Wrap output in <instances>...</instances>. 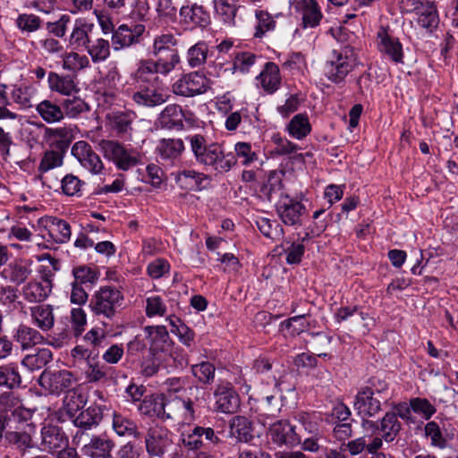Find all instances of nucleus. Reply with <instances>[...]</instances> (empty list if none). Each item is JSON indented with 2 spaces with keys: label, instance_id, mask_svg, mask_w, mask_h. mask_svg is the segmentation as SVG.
I'll list each match as a JSON object with an SVG mask.
<instances>
[{
  "label": "nucleus",
  "instance_id": "f257e3e1",
  "mask_svg": "<svg viewBox=\"0 0 458 458\" xmlns=\"http://www.w3.org/2000/svg\"><path fill=\"white\" fill-rule=\"evenodd\" d=\"M186 140L190 143L196 162L199 165L224 174L229 172L236 164L235 156L232 152L226 153L224 147L216 142L208 143L202 134L189 135Z\"/></svg>",
  "mask_w": 458,
  "mask_h": 458
},
{
  "label": "nucleus",
  "instance_id": "f03ea898",
  "mask_svg": "<svg viewBox=\"0 0 458 458\" xmlns=\"http://www.w3.org/2000/svg\"><path fill=\"white\" fill-rule=\"evenodd\" d=\"M361 427L371 440L369 441V454H374L383 447L384 442H393L398 436L402 425L395 412H386L380 420L377 421L363 419Z\"/></svg>",
  "mask_w": 458,
  "mask_h": 458
},
{
  "label": "nucleus",
  "instance_id": "7ed1b4c3",
  "mask_svg": "<svg viewBox=\"0 0 458 458\" xmlns=\"http://www.w3.org/2000/svg\"><path fill=\"white\" fill-rule=\"evenodd\" d=\"M123 301V295L119 289L105 285L93 293L89 307L94 315L112 319Z\"/></svg>",
  "mask_w": 458,
  "mask_h": 458
},
{
  "label": "nucleus",
  "instance_id": "20e7f679",
  "mask_svg": "<svg viewBox=\"0 0 458 458\" xmlns=\"http://www.w3.org/2000/svg\"><path fill=\"white\" fill-rule=\"evenodd\" d=\"M144 442L146 451L151 457L163 458L175 450L172 432L165 427L157 424L148 428Z\"/></svg>",
  "mask_w": 458,
  "mask_h": 458
},
{
  "label": "nucleus",
  "instance_id": "39448f33",
  "mask_svg": "<svg viewBox=\"0 0 458 458\" xmlns=\"http://www.w3.org/2000/svg\"><path fill=\"white\" fill-rule=\"evenodd\" d=\"M132 100L139 106L153 107L168 99V91L159 82H134L130 92Z\"/></svg>",
  "mask_w": 458,
  "mask_h": 458
},
{
  "label": "nucleus",
  "instance_id": "423d86ee",
  "mask_svg": "<svg viewBox=\"0 0 458 458\" xmlns=\"http://www.w3.org/2000/svg\"><path fill=\"white\" fill-rule=\"evenodd\" d=\"M353 62L352 47H344L340 50H334L331 59L327 62L325 66L326 76L334 83L342 82L352 71Z\"/></svg>",
  "mask_w": 458,
  "mask_h": 458
},
{
  "label": "nucleus",
  "instance_id": "0eeeda50",
  "mask_svg": "<svg viewBox=\"0 0 458 458\" xmlns=\"http://www.w3.org/2000/svg\"><path fill=\"white\" fill-rule=\"evenodd\" d=\"M276 209L284 225L294 227L301 226L302 219L307 213L303 203L283 191L279 193Z\"/></svg>",
  "mask_w": 458,
  "mask_h": 458
},
{
  "label": "nucleus",
  "instance_id": "6e6552de",
  "mask_svg": "<svg viewBox=\"0 0 458 458\" xmlns=\"http://www.w3.org/2000/svg\"><path fill=\"white\" fill-rule=\"evenodd\" d=\"M104 157L112 160L119 169L128 170L140 162V155L135 151L127 150L115 140H102L98 142Z\"/></svg>",
  "mask_w": 458,
  "mask_h": 458
},
{
  "label": "nucleus",
  "instance_id": "1a4fd4ad",
  "mask_svg": "<svg viewBox=\"0 0 458 458\" xmlns=\"http://www.w3.org/2000/svg\"><path fill=\"white\" fill-rule=\"evenodd\" d=\"M161 420H174L189 423L194 419L193 403L178 397L166 399L162 396Z\"/></svg>",
  "mask_w": 458,
  "mask_h": 458
},
{
  "label": "nucleus",
  "instance_id": "9d476101",
  "mask_svg": "<svg viewBox=\"0 0 458 458\" xmlns=\"http://www.w3.org/2000/svg\"><path fill=\"white\" fill-rule=\"evenodd\" d=\"M74 382L72 372L62 370H45L38 378L41 387L52 394H59L70 389Z\"/></svg>",
  "mask_w": 458,
  "mask_h": 458
},
{
  "label": "nucleus",
  "instance_id": "9b49d317",
  "mask_svg": "<svg viewBox=\"0 0 458 458\" xmlns=\"http://www.w3.org/2000/svg\"><path fill=\"white\" fill-rule=\"evenodd\" d=\"M377 47L386 59L395 64H403L404 54L402 43L398 38L390 35L383 27L377 33Z\"/></svg>",
  "mask_w": 458,
  "mask_h": 458
},
{
  "label": "nucleus",
  "instance_id": "f8f14e48",
  "mask_svg": "<svg viewBox=\"0 0 458 458\" xmlns=\"http://www.w3.org/2000/svg\"><path fill=\"white\" fill-rule=\"evenodd\" d=\"M72 154L79 161L81 165L90 174H102L104 164L99 156L92 149L88 142L80 140L74 143L72 148Z\"/></svg>",
  "mask_w": 458,
  "mask_h": 458
},
{
  "label": "nucleus",
  "instance_id": "ddd939ff",
  "mask_svg": "<svg viewBox=\"0 0 458 458\" xmlns=\"http://www.w3.org/2000/svg\"><path fill=\"white\" fill-rule=\"evenodd\" d=\"M207 78L199 72H191L180 80L173 86L174 92L183 97H193L199 95L208 89Z\"/></svg>",
  "mask_w": 458,
  "mask_h": 458
},
{
  "label": "nucleus",
  "instance_id": "4468645a",
  "mask_svg": "<svg viewBox=\"0 0 458 458\" xmlns=\"http://www.w3.org/2000/svg\"><path fill=\"white\" fill-rule=\"evenodd\" d=\"M268 434L273 443L279 446L287 445L293 447L301 442V437L295 431V428L284 420L273 423L269 428Z\"/></svg>",
  "mask_w": 458,
  "mask_h": 458
},
{
  "label": "nucleus",
  "instance_id": "2eb2a0df",
  "mask_svg": "<svg viewBox=\"0 0 458 458\" xmlns=\"http://www.w3.org/2000/svg\"><path fill=\"white\" fill-rule=\"evenodd\" d=\"M216 410L223 413H234L240 407L239 395L228 382L216 386L214 392Z\"/></svg>",
  "mask_w": 458,
  "mask_h": 458
},
{
  "label": "nucleus",
  "instance_id": "dca6fc26",
  "mask_svg": "<svg viewBox=\"0 0 458 458\" xmlns=\"http://www.w3.org/2000/svg\"><path fill=\"white\" fill-rule=\"evenodd\" d=\"M36 433L35 426L27 424L22 429L5 432L4 438L7 444L19 451L21 456L34 447L33 436Z\"/></svg>",
  "mask_w": 458,
  "mask_h": 458
},
{
  "label": "nucleus",
  "instance_id": "f3484780",
  "mask_svg": "<svg viewBox=\"0 0 458 458\" xmlns=\"http://www.w3.org/2000/svg\"><path fill=\"white\" fill-rule=\"evenodd\" d=\"M145 332L148 340L149 352L153 356L171 349L173 342L164 326L147 327Z\"/></svg>",
  "mask_w": 458,
  "mask_h": 458
},
{
  "label": "nucleus",
  "instance_id": "a211bd4d",
  "mask_svg": "<svg viewBox=\"0 0 458 458\" xmlns=\"http://www.w3.org/2000/svg\"><path fill=\"white\" fill-rule=\"evenodd\" d=\"M184 148V142L182 139H161L157 142L156 153L162 161L174 165L179 160Z\"/></svg>",
  "mask_w": 458,
  "mask_h": 458
},
{
  "label": "nucleus",
  "instance_id": "6ab92c4d",
  "mask_svg": "<svg viewBox=\"0 0 458 458\" xmlns=\"http://www.w3.org/2000/svg\"><path fill=\"white\" fill-rule=\"evenodd\" d=\"M93 30V24L76 20L69 37V46L74 50H86L94 36Z\"/></svg>",
  "mask_w": 458,
  "mask_h": 458
},
{
  "label": "nucleus",
  "instance_id": "aec40b11",
  "mask_svg": "<svg viewBox=\"0 0 458 458\" xmlns=\"http://www.w3.org/2000/svg\"><path fill=\"white\" fill-rule=\"evenodd\" d=\"M38 224L45 227L49 237L57 243L67 242L72 234L70 225L56 217L40 218Z\"/></svg>",
  "mask_w": 458,
  "mask_h": 458
},
{
  "label": "nucleus",
  "instance_id": "412c9836",
  "mask_svg": "<svg viewBox=\"0 0 458 458\" xmlns=\"http://www.w3.org/2000/svg\"><path fill=\"white\" fill-rule=\"evenodd\" d=\"M354 407L360 415L372 417L381 410V402L374 396L371 388L366 387L357 394Z\"/></svg>",
  "mask_w": 458,
  "mask_h": 458
},
{
  "label": "nucleus",
  "instance_id": "4be33fe9",
  "mask_svg": "<svg viewBox=\"0 0 458 458\" xmlns=\"http://www.w3.org/2000/svg\"><path fill=\"white\" fill-rule=\"evenodd\" d=\"M41 445L49 453L68 445V438L62 429L55 425H46L41 428Z\"/></svg>",
  "mask_w": 458,
  "mask_h": 458
},
{
  "label": "nucleus",
  "instance_id": "5701e85b",
  "mask_svg": "<svg viewBox=\"0 0 458 458\" xmlns=\"http://www.w3.org/2000/svg\"><path fill=\"white\" fill-rule=\"evenodd\" d=\"M52 290V283L48 278L43 277L40 281H31L22 288V296L29 302L44 301Z\"/></svg>",
  "mask_w": 458,
  "mask_h": 458
},
{
  "label": "nucleus",
  "instance_id": "b1692460",
  "mask_svg": "<svg viewBox=\"0 0 458 458\" xmlns=\"http://www.w3.org/2000/svg\"><path fill=\"white\" fill-rule=\"evenodd\" d=\"M73 132L72 127L45 128V139L52 146L64 151L74 138Z\"/></svg>",
  "mask_w": 458,
  "mask_h": 458
},
{
  "label": "nucleus",
  "instance_id": "393cba45",
  "mask_svg": "<svg viewBox=\"0 0 458 458\" xmlns=\"http://www.w3.org/2000/svg\"><path fill=\"white\" fill-rule=\"evenodd\" d=\"M254 369L263 377L262 380L267 381V385L272 392L278 389L282 374L279 369L273 368L272 362L266 358H259L254 362Z\"/></svg>",
  "mask_w": 458,
  "mask_h": 458
},
{
  "label": "nucleus",
  "instance_id": "a878e982",
  "mask_svg": "<svg viewBox=\"0 0 458 458\" xmlns=\"http://www.w3.org/2000/svg\"><path fill=\"white\" fill-rule=\"evenodd\" d=\"M31 321L40 330L47 332L53 328L55 315L51 305L43 304L30 309Z\"/></svg>",
  "mask_w": 458,
  "mask_h": 458
},
{
  "label": "nucleus",
  "instance_id": "bb28decb",
  "mask_svg": "<svg viewBox=\"0 0 458 458\" xmlns=\"http://www.w3.org/2000/svg\"><path fill=\"white\" fill-rule=\"evenodd\" d=\"M180 16L184 23L191 26L206 27L209 23V15L203 6L197 4L183 5L180 9Z\"/></svg>",
  "mask_w": 458,
  "mask_h": 458
},
{
  "label": "nucleus",
  "instance_id": "cd10ccee",
  "mask_svg": "<svg viewBox=\"0 0 458 458\" xmlns=\"http://www.w3.org/2000/svg\"><path fill=\"white\" fill-rule=\"evenodd\" d=\"M229 435L239 442L247 443L253 438L251 421L243 416L233 417L229 425Z\"/></svg>",
  "mask_w": 458,
  "mask_h": 458
},
{
  "label": "nucleus",
  "instance_id": "c85d7f7f",
  "mask_svg": "<svg viewBox=\"0 0 458 458\" xmlns=\"http://www.w3.org/2000/svg\"><path fill=\"white\" fill-rule=\"evenodd\" d=\"M48 87L51 91H55L61 95L72 96L79 92V88L74 79L69 75L61 76L55 72L48 74Z\"/></svg>",
  "mask_w": 458,
  "mask_h": 458
},
{
  "label": "nucleus",
  "instance_id": "c756f323",
  "mask_svg": "<svg viewBox=\"0 0 458 458\" xmlns=\"http://www.w3.org/2000/svg\"><path fill=\"white\" fill-rule=\"evenodd\" d=\"M63 154L62 151L48 150L46 151L41 158L38 165V178L43 184H47L48 188H52V184H47V174L55 168L60 167L63 165Z\"/></svg>",
  "mask_w": 458,
  "mask_h": 458
},
{
  "label": "nucleus",
  "instance_id": "7c9ffc66",
  "mask_svg": "<svg viewBox=\"0 0 458 458\" xmlns=\"http://www.w3.org/2000/svg\"><path fill=\"white\" fill-rule=\"evenodd\" d=\"M105 408L106 406H102L97 403L90 405L86 410L81 411L80 414L75 418V426L88 429L93 426L98 425L103 418Z\"/></svg>",
  "mask_w": 458,
  "mask_h": 458
},
{
  "label": "nucleus",
  "instance_id": "2f4dec72",
  "mask_svg": "<svg viewBox=\"0 0 458 458\" xmlns=\"http://www.w3.org/2000/svg\"><path fill=\"white\" fill-rule=\"evenodd\" d=\"M0 410L11 412L13 416L27 420L31 416L29 410L21 407V399L13 393L7 392L0 395Z\"/></svg>",
  "mask_w": 458,
  "mask_h": 458
},
{
  "label": "nucleus",
  "instance_id": "473e14b6",
  "mask_svg": "<svg viewBox=\"0 0 458 458\" xmlns=\"http://www.w3.org/2000/svg\"><path fill=\"white\" fill-rule=\"evenodd\" d=\"M298 7L303 28H314L319 24L322 13L313 0H302L298 3Z\"/></svg>",
  "mask_w": 458,
  "mask_h": 458
},
{
  "label": "nucleus",
  "instance_id": "72a5a7b5",
  "mask_svg": "<svg viewBox=\"0 0 458 458\" xmlns=\"http://www.w3.org/2000/svg\"><path fill=\"white\" fill-rule=\"evenodd\" d=\"M261 86L268 93H273L279 88L281 77L278 66L271 62L265 64L264 70L257 77Z\"/></svg>",
  "mask_w": 458,
  "mask_h": 458
},
{
  "label": "nucleus",
  "instance_id": "f704fd0d",
  "mask_svg": "<svg viewBox=\"0 0 458 458\" xmlns=\"http://www.w3.org/2000/svg\"><path fill=\"white\" fill-rule=\"evenodd\" d=\"M112 417V427L117 435L121 437H133L136 438L141 437V433L133 420L116 411H113Z\"/></svg>",
  "mask_w": 458,
  "mask_h": 458
},
{
  "label": "nucleus",
  "instance_id": "c9c22d12",
  "mask_svg": "<svg viewBox=\"0 0 458 458\" xmlns=\"http://www.w3.org/2000/svg\"><path fill=\"white\" fill-rule=\"evenodd\" d=\"M114 443L107 438L95 437L83 447L84 454L91 458H107Z\"/></svg>",
  "mask_w": 458,
  "mask_h": 458
},
{
  "label": "nucleus",
  "instance_id": "e433bc0d",
  "mask_svg": "<svg viewBox=\"0 0 458 458\" xmlns=\"http://www.w3.org/2000/svg\"><path fill=\"white\" fill-rule=\"evenodd\" d=\"M111 370V368H108L106 365L99 363V361L91 359L86 360L84 376L88 383H105L107 381L108 375Z\"/></svg>",
  "mask_w": 458,
  "mask_h": 458
},
{
  "label": "nucleus",
  "instance_id": "4c0bfd02",
  "mask_svg": "<svg viewBox=\"0 0 458 458\" xmlns=\"http://www.w3.org/2000/svg\"><path fill=\"white\" fill-rule=\"evenodd\" d=\"M30 265L23 261H14L7 265L2 272L3 276L14 284L23 283L30 275Z\"/></svg>",
  "mask_w": 458,
  "mask_h": 458
},
{
  "label": "nucleus",
  "instance_id": "58836bf2",
  "mask_svg": "<svg viewBox=\"0 0 458 458\" xmlns=\"http://www.w3.org/2000/svg\"><path fill=\"white\" fill-rule=\"evenodd\" d=\"M14 338L22 349L31 348L44 340L43 335L38 330L25 325L18 327Z\"/></svg>",
  "mask_w": 458,
  "mask_h": 458
},
{
  "label": "nucleus",
  "instance_id": "ea45409f",
  "mask_svg": "<svg viewBox=\"0 0 458 458\" xmlns=\"http://www.w3.org/2000/svg\"><path fill=\"white\" fill-rule=\"evenodd\" d=\"M93 63L98 64L106 61L110 55V43L107 39L95 38L93 36L89 47L86 48Z\"/></svg>",
  "mask_w": 458,
  "mask_h": 458
},
{
  "label": "nucleus",
  "instance_id": "a19ab883",
  "mask_svg": "<svg viewBox=\"0 0 458 458\" xmlns=\"http://www.w3.org/2000/svg\"><path fill=\"white\" fill-rule=\"evenodd\" d=\"M36 110L40 117L48 123H57L64 119L62 106L48 99L38 104Z\"/></svg>",
  "mask_w": 458,
  "mask_h": 458
},
{
  "label": "nucleus",
  "instance_id": "79ce46f5",
  "mask_svg": "<svg viewBox=\"0 0 458 458\" xmlns=\"http://www.w3.org/2000/svg\"><path fill=\"white\" fill-rule=\"evenodd\" d=\"M21 385V377L13 363L0 366V387L14 389Z\"/></svg>",
  "mask_w": 458,
  "mask_h": 458
},
{
  "label": "nucleus",
  "instance_id": "37998d69",
  "mask_svg": "<svg viewBox=\"0 0 458 458\" xmlns=\"http://www.w3.org/2000/svg\"><path fill=\"white\" fill-rule=\"evenodd\" d=\"M287 131L291 136L297 140L305 138L311 131L308 116L303 114L294 115L287 125Z\"/></svg>",
  "mask_w": 458,
  "mask_h": 458
},
{
  "label": "nucleus",
  "instance_id": "c03bdc74",
  "mask_svg": "<svg viewBox=\"0 0 458 458\" xmlns=\"http://www.w3.org/2000/svg\"><path fill=\"white\" fill-rule=\"evenodd\" d=\"M216 14L226 24L233 25L237 12L235 0H214Z\"/></svg>",
  "mask_w": 458,
  "mask_h": 458
},
{
  "label": "nucleus",
  "instance_id": "a18cd8bd",
  "mask_svg": "<svg viewBox=\"0 0 458 458\" xmlns=\"http://www.w3.org/2000/svg\"><path fill=\"white\" fill-rule=\"evenodd\" d=\"M280 410V402L272 394L262 397L256 409L260 420L270 417H276L279 413Z\"/></svg>",
  "mask_w": 458,
  "mask_h": 458
},
{
  "label": "nucleus",
  "instance_id": "49530a36",
  "mask_svg": "<svg viewBox=\"0 0 458 458\" xmlns=\"http://www.w3.org/2000/svg\"><path fill=\"white\" fill-rule=\"evenodd\" d=\"M133 114L123 112H114L107 115L110 128L117 134H123L131 130Z\"/></svg>",
  "mask_w": 458,
  "mask_h": 458
},
{
  "label": "nucleus",
  "instance_id": "de8ad7c7",
  "mask_svg": "<svg viewBox=\"0 0 458 458\" xmlns=\"http://www.w3.org/2000/svg\"><path fill=\"white\" fill-rule=\"evenodd\" d=\"M53 359L52 352L48 348L38 349L34 354L26 355L21 363L30 370L39 369L49 363Z\"/></svg>",
  "mask_w": 458,
  "mask_h": 458
},
{
  "label": "nucleus",
  "instance_id": "09e8293b",
  "mask_svg": "<svg viewBox=\"0 0 458 458\" xmlns=\"http://www.w3.org/2000/svg\"><path fill=\"white\" fill-rule=\"evenodd\" d=\"M425 436L429 438L430 445L440 449L448 446V439L443 434L439 425L436 421H429L424 428Z\"/></svg>",
  "mask_w": 458,
  "mask_h": 458
},
{
  "label": "nucleus",
  "instance_id": "8fccbe9b",
  "mask_svg": "<svg viewBox=\"0 0 458 458\" xmlns=\"http://www.w3.org/2000/svg\"><path fill=\"white\" fill-rule=\"evenodd\" d=\"M418 24L425 29L436 28L438 24V15L433 4L422 5L419 11Z\"/></svg>",
  "mask_w": 458,
  "mask_h": 458
},
{
  "label": "nucleus",
  "instance_id": "3c124183",
  "mask_svg": "<svg viewBox=\"0 0 458 458\" xmlns=\"http://www.w3.org/2000/svg\"><path fill=\"white\" fill-rule=\"evenodd\" d=\"M157 73V65L155 64V62H142L135 72L134 82H159Z\"/></svg>",
  "mask_w": 458,
  "mask_h": 458
},
{
  "label": "nucleus",
  "instance_id": "603ef678",
  "mask_svg": "<svg viewBox=\"0 0 458 458\" xmlns=\"http://www.w3.org/2000/svg\"><path fill=\"white\" fill-rule=\"evenodd\" d=\"M34 94L35 89L32 87L25 85L15 86L12 91V98L21 108L27 109L32 106Z\"/></svg>",
  "mask_w": 458,
  "mask_h": 458
},
{
  "label": "nucleus",
  "instance_id": "864d4df0",
  "mask_svg": "<svg viewBox=\"0 0 458 458\" xmlns=\"http://www.w3.org/2000/svg\"><path fill=\"white\" fill-rule=\"evenodd\" d=\"M208 48L205 42H198L189 48L187 62L191 68L199 67L205 64Z\"/></svg>",
  "mask_w": 458,
  "mask_h": 458
},
{
  "label": "nucleus",
  "instance_id": "5fc2aeb1",
  "mask_svg": "<svg viewBox=\"0 0 458 458\" xmlns=\"http://www.w3.org/2000/svg\"><path fill=\"white\" fill-rule=\"evenodd\" d=\"M111 41L114 50H120L134 44L131 31L130 28L124 24L120 25L113 31Z\"/></svg>",
  "mask_w": 458,
  "mask_h": 458
},
{
  "label": "nucleus",
  "instance_id": "6e6d98bb",
  "mask_svg": "<svg viewBox=\"0 0 458 458\" xmlns=\"http://www.w3.org/2000/svg\"><path fill=\"white\" fill-rule=\"evenodd\" d=\"M176 39L172 34H163L157 37L153 44L154 55H170L171 52H177L174 47Z\"/></svg>",
  "mask_w": 458,
  "mask_h": 458
},
{
  "label": "nucleus",
  "instance_id": "4d7b16f0",
  "mask_svg": "<svg viewBox=\"0 0 458 458\" xmlns=\"http://www.w3.org/2000/svg\"><path fill=\"white\" fill-rule=\"evenodd\" d=\"M163 395L146 396L139 404L138 410L141 414L152 417L161 416V403Z\"/></svg>",
  "mask_w": 458,
  "mask_h": 458
},
{
  "label": "nucleus",
  "instance_id": "13d9d810",
  "mask_svg": "<svg viewBox=\"0 0 458 458\" xmlns=\"http://www.w3.org/2000/svg\"><path fill=\"white\" fill-rule=\"evenodd\" d=\"M215 371V366L208 361H202L191 367L193 376L197 377L199 382L208 385L213 383Z\"/></svg>",
  "mask_w": 458,
  "mask_h": 458
},
{
  "label": "nucleus",
  "instance_id": "bf43d9fd",
  "mask_svg": "<svg viewBox=\"0 0 458 458\" xmlns=\"http://www.w3.org/2000/svg\"><path fill=\"white\" fill-rule=\"evenodd\" d=\"M64 115L74 118L88 110V105L80 98H65L62 102Z\"/></svg>",
  "mask_w": 458,
  "mask_h": 458
},
{
  "label": "nucleus",
  "instance_id": "052dcab7",
  "mask_svg": "<svg viewBox=\"0 0 458 458\" xmlns=\"http://www.w3.org/2000/svg\"><path fill=\"white\" fill-rule=\"evenodd\" d=\"M409 404L413 412L425 420H429L437 411L435 406L426 398H412Z\"/></svg>",
  "mask_w": 458,
  "mask_h": 458
},
{
  "label": "nucleus",
  "instance_id": "680f3d73",
  "mask_svg": "<svg viewBox=\"0 0 458 458\" xmlns=\"http://www.w3.org/2000/svg\"><path fill=\"white\" fill-rule=\"evenodd\" d=\"M89 65V58L77 52H70L63 57V67L69 71L81 70Z\"/></svg>",
  "mask_w": 458,
  "mask_h": 458
},
{
  "label": "nucleus",
  "instance_id": "e2e57ef3",
  "mask_svg": "<svg viewBox=\"0 0 458 458\" xmlns=\"http://www.w3.org/2000/svg\"><path fill=\"white\" fill-rule=\"evenodd\" d=\"M256 55L250 52H239L235 55L233 69L234 72L247 73L255 64Z\"/></svg>",
  "mask_w": 458,
  "mask_h": 458
},
{
  "label": "nucleus",
  "instance_id": "0e129e2a",
  "mask_svg": "<svg viewBox=\"0 0 458 458\" xmlns=\"http://www.w3.org/2000/svg\"><path fill=\"white\" fill-rule=\"evenodd\" d=\"M203 178V174L194 170H183L176 174L175 180L182 187L192 189L198 186Z\"/></svg>",
  "mask_w": 458,
  "mask_h": 458
},
{
  "label": "nucleus",
  "instance_id": "69168bd1",
  "mask_svg": "<svg viewBox=\"0 0 458 458\" xmlns=\"http://www.w3.org/2000/svg\"><path fill=\"white\" fill-rule=\"evenodd\" d=\"M155 56L157 57V61L155 62V64L157 65V72L161 74L169 73L180 62V57L177 52H171L170 55Z\"/></svg>",
  "mask_w": 458,
  "mask_h": 458
},
{
  "label": "nucleus",
  "instance_id": "338daca9",
  "mask_svg": "<svg viewBox=\"0 0 458 458\" xmlns=\"http://www.w3.org/2000/svg\"><path fill=\"white\" fill-rule=\"evenodd\" d=\"M72 274L74 276L73 283L80 285L85 284H94L98 279V273L86 266H81L73 268Z\"/></svg>",
  "mask_w": 458,
  "mask_h": 458
},
{
  "label": "nucleus",
  "instance_id": "774afa93",
  "mask_svg": "<svg viewBox=\"0 0 458 458\" xmlns=\"http://www.w3.org/2000/svg\"><path fill=\"white\" fill-rule=\"evenodd\" d=\"M84 405L83 396L74 391H70L64 399V410L71 416H74Z\"/></svg>",
  "mask_w": 458,
  "mask_h": 458
}]
</instances>
